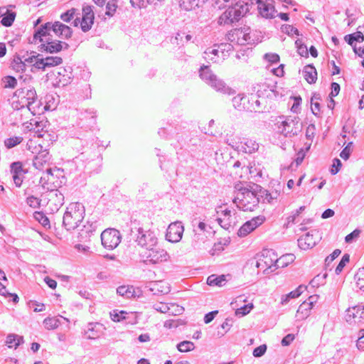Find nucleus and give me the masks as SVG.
<instances>
[{
  "mask_svg": "<svg viewBox=\"0 0 364 364\" xmlns=\"http://www.w3.org/2000/svg\"><path fill=\"white\" fill-rule=\"evenodd\" d=\"M318 300L317 295L310 296L308 300L303 301L298 308L295 317L298 321L306 319L309 315L314 304Z\"/></svg>",
  "mask_w": 364,
  "mask_h": 364,
  "instance_id": "obj_13",
  "label": "nucleus"
},
{
  "mask_svg": "<svg viewBox=\"0 0 364 364\" xmlns=\"http://www.w3.org/2000/svg\"><path fill=\"white\" fill-rule=\"evenodd\" d=\"M306 289V287H303V286H299L296 289L291 291L289 294H288L287 295L285 296V299H282V303H284L287 301V299L288 298H296L298 296H299L302 293L303 291Z\"/></svg>",
  "mask_w": 364,
  "mask_h": 364,
  "instance_id": "obj_54",
  "label": "nucleus"
},
{
  "mask_svg": "<svg viewBox=\"0 0 364 364\" xmlns=\"http://www.w3.org/2000/svg\"><path fill=\"white\" fill-rule=\"evenodd\" d=\"M62 63V59L59 57H47L45 58H41L37 62V69L45 70L47 68L58 65Z\"/></svg>",
  "mask_w": 364,
  "mask_h": 364,
  "instance_id": "obj_24",
  "label": "nucleus"
},
{
  "mask_svg": "<svg viewBox=\"0 0 364 364\" xmlns=\"http://www.w3.org/2000/svg\"><path fill=\"white\" fill-rule=\"evenodd\" d=\"M23 140V138L21 136H12L6 138L4 141V144L6 149H10L20 144Z\"/></svg>",
  "mask_w": 364,
  "mask_h": 364,
  "instance_id": "obj_37",
  "label": "nucleus"
},
{
  "mask_svg": "<svg viewBox=\"0 0 364 364\" xmlns=\"http://www.w3.org/2000/svg\"><path fill=\"white\" fill-rule=\"evenodd\" d=\"M35 218L38 220L43 226L49 224V220L41 212H36L34 214Z\"/></svg>",
  "mask_w": 364,
  "mask_h": 364,
  "instance_id": "obj_63",
  "label": "nucleus"
},
{
  "mask_svg": "<svg viewBox=\"0 0 364 364\" xmlns=\"http://www.w3.org/2000/svg\"><path fill=\"white\" fill-rule=\"evenodd\" d=\"M128 313L125 311L113 310L109 313L111 319L114 322H120L127 318Z\"/></svg>",
  "mask_w": 364,
  "mask_h": 364,
  "instance_id": "obj_41",
  "label": "nucleus"
},
{
  "mask_svg": "<svg viewBox=\"0 0 364 364\" xmlns=\"http://www.w3.org/2000/svg\"><path fill=\"white\" fill-rule=\"evenodd\" d=\"M41 122L36 121V119H31L30 122L23 123L26 129L29 131H33L34 133L39 132L38 127H41Z\"/></svg>",
  "mask_w": 364,
  "mask_h": 364,
  "instance_id": "obj_51",
  "label": "nucleus"
},
{
  "mask_svg": "<svg viewBox=\"0 0 364 364\" xmlns=\"http://www.w3.org/2000/svg\"><path fill=\"white\" fill-rule=\"evenodd\" d=\"M357 287L364 291V267L360 268L354 276Z\"/></svg>",
  "mask_w": 364,
  "mask_h": 364,
  "instance_id": "obj_44",
  "label": "nucleus"
},
{
  "mask_svg": "<svg viewBox=\"0 0 364 364\" xmlns=\"http://www.w3.org/2000/svg\"><path fill=\"white\" fill-rule=\"evenodd\" d=\"M303 209L302 207L299 210H296L292 215L287 218V226L291 227L292 225L300 223L301 216L300 215V210Z\"/></svg>",
  "mask_w": 364,
  "mask_h": 364,
  "instance_id": "obj_42",
  "label": "nucleus"
},
{
  "mask_svg": "<svg viewBox=\"0 0 364 364\" xmlns=\"http://www.w3.org/2000/svg\"><path fill=\"white\" fill-rule=\"evenodd\" d=\"M279 129L286 136H292L301 132L302 123L299 118L289 117L281 123Z\"/></svg>",
  "mask_w": 364,
  "mask_h": 364,
  "instance_id": "obj_8",
  "label": "nucleus"
},
{
  "mask_svg": "<svg viewBox=\"0 0 364 364\" xmlns=\"http://www.w3.org/2000/svg\"><path fill=\"white\" fill-rule=\"evenodd\" d=\"M23 342V337L21 336L10 333L6 336V344L9 348L16 349Z\"/></svg>",
  "mask_w": 364,
  "mask_h": 364,
  "instance_id": "obj_28",
  "label": "nucleus"
},
{
  "mask_svg": "<svg viewBox=\"0 0 364 364\" xmlns=\"http://www.w3.org/2000/svg\"><path fill=\"white\" fill-rule=\"evenodd\" d=\"M138 248L148 247L151 248L156 245V241L151 237V235L143 234L137 237Z\"/></svg>",
  "mask_w": 364,
  "mask_h": 364,
  "instance_id": "obj_27",
  "label": "nucleus"
},
{
  "mask_svg": "<svg viewBox=\"0 0 364 364\" xmlns=\"http://www.w3.org/2000/svg\"><path fill=\"white\" fill-rule=\"evenodd\" d=\"M239 0H215V4L219 9H225L227 6H232L235 2Z\"/></svg>",
  "mask_w": 364,
  "mask_h": 364,
  "instance_id": "obj_59",
  "label": "nucleus"
},
{
  "mask_svg": "<svg viewBox=\"0 0 364 364\" xmlns=\"http://www.w3.org/2000/svg\"><path fill=\"white\" fill-rule=\"evenodd\" d=\"M345 39L350 45H353L354 41L362 42L364 40V36L361 32H356L353 34L346 36Z\"/></svg>",
  "mask_w": 364,
  "mask_h": 364,
  "instance_id": "obj_50",
  "label": "nucleus"
},
{
  "mask_svg": "<svg viewBox=\"0 0 364 364\" xmlns=\"http://www.w3.org/2000/svg\"><path fill=\"white\" fill-rule=\"evenodd\" d=\"M0 16H3L1 23L3 26L9 27L12 25L15 20L16 13L10 11L6 7L0 8Z\"/></svg>",
  "mask_w": 364,
  "mask_h": 364,
  "instance_id": "obj_26",
  "label": "nucleus"
},
{
  "mask_svg": "<svg viewBox=\"0 0 364 364\" xmlns=\"http://www.w3.org/2000/svg\"><path fill=\"white\" fill-rule=\"evenodd\" d=\"M50 159L48 150H45L38 155H36L33 160V165L36 169L43 170L44 166L50 161Z\"/></svg>",
  "mask_w": 364,
  "mask_h": 364,
  "instance_id": "obj_25",
  "label": "nucleus"
},
{
  "mask_svg": "<svg viewBox=\"0 0 364 364\" xmlns=\"http://www.w3.org/2000/svg\"><path fill=\"white\" fill-rule=\"evenodd\" d=\"M92 234L82 225V228L73 229L72 242L73 251L76 254H87L90 252L92 245Z\"/></svg>",
  "mask_w": 364,
  "mask_h": 364,
  "instance_id": "obj_1",
  "label": "nucleus"
},
{
  "mask_svg": "<svg viewBox=\"0 0 364 364\" xmlns=\"http://www.w3.org/2000/svg\"><path fill=\"white\" fill-rule=\"evenodd\" d=\"M46 105L44 109L48 111H52L56 109L58 103V97H55L52 95H46L45 98Z\"/></svg>",
  "mask_w": 364,
  "mask_h": 364,
  "instance_id": "obj_36",
  "label": "nucleus"
},
{
  "mask_svg": "<svg viewBox=\"0 0 364 364\" xmlns=\"http://www.w3.org/2000/svg\"><path fill=\"white\" fill-rule=\"evenodd\" d=\"M294 259L295 256L293 254H286L281 256L279 258L277 257L276 269L284 268L291 264Z\"/></svg>",
  "mask_w": 364,
  "mask_h": 364,
  "instance_id": "obj_31",
  "label": "nucleus"
},
{
  "mask_svg": "<svg viewBox=\"0 0 364 364\" xmlns=\"http://www.w3.org/2000/svg\"><path fill=\"white\" fill-rule=\"evenodd\" d=\"M94 19V11L91 6H87L82 9V16L81 19H75L73 24L76 27L80 26L83 31L86 32L92 28Z\"/></svg>",
  "mask_w": 364,
  "mask_h": 364,
  "instance_id": "obj_10",
  "label": "nucleus"
},
{
  "mask_svg": "<svg viewBox=\"0 0 364 364\" xmlns=\"http://www.w3.org/2000/svg\"><path fill=\"white\" fill-rule=\"evenodd\" d=\"M11 173L15 185L17 187H20L22 184L25 174L22 163L20 161L12 163L11 164Z\"/></svg>",
  "mask_w": 364,
  "mask_h": 364,
  "instance_id": "obj_22",
  "label": "nucleus"
},
{
  "mask_svg": "<svg viewBox=\"0 0 364 364\" xmlns=\"http://www.w3.org/2000/svg\"><path fill=\"white\" fill-rule=\"evenodd\" d=\"M33 53H31L29 55L27 56H23V60L25 62V64H30L33 65L36 68H37V62H38L41 58H39L40 55H36Z\"/></svg>",
  "mask_w": 364,
  "mask_h": 364,
  "instance_id": "obj_52",
  "label": "nucleus"
},
{
  "mask_svg": "<svg viewBox=\"0 0 364 364\" xmlns=\"http://www.w3.org/2000/svg\"><path fill=\"white\" fill-rule=\"evenodd\" d=\"M35 43L38 41L41 43L39 48L41 51H46L50 53H56L62 49V42L59 40L53 39L50 36H36V33L33 36Z\"/></svg>",
  "mask_w": 364,
  "mask_h": 364,
  "instance_id": "obj_6",
  "label": "nucleus"
},
{
  "mask_svg": "<svg viewBox=\"0 0 364 364\" xmlns=\"http://www.w3.org/2000/svg\"><path fill=\"white\" fill-rule=\"evenodd\" d=\"M39 35L59 38H67L68 36V26L60 21L54 23L48 22L36 31V36H40Z\"/></svg>",
  "mask_w": 364,
  "mask_h": 364,
  "instance_id": "obj_5",
  "label": "nucleus"
},
{
  "mask_svg": "<svg viewBox=\"0 0 364 364\" xmlns=\"http://www.w3.org/2000/svg\"><path fill=\"white\" fill-rule=\"evenodd\" d=\"M341 166H342V164H341V161L338 159H335L333 160V164L331 166V173L333 175L336 174L339 171Z\"/></svg>",
  "mask_w": 364,
  "mask_h": 364,
  "instance_id": "obj_64",
  "label": "nucleus"
},
{
  "mask_svg": "<svg viewBox=\"0 0 364 364\" xmlns=\"http://www.w3.org/2000/svg\"><path fill=\"white\" fill-rule=\"evenodd\" d=\"M121 236L115 229H107L101 234L102 245L107 250L116 248L120 242Z\"/></svg>",
  "mask_w": 364,
  "mask_h": 364,
  "instance_id": "obj_9",
  "label": "nucleus"
},
{
  "mask_svg": "<svg viewBox=\"0 0 364 364\" xmlns=\"http://www.w3.org/2000/svg\"><path fill=\"white\" fill-rule=\"evenodd\" d=\"M118 9V0H110L106 4L105 14L108 16H113Z\"/></svg>",
  "mask_w": 364,
  "mask_h": 364,
  "instance_id": "obj_43",
  "label": "nucleus"
},
{
  "mask_svg": "<svg viewBox=\"0 0 364 364\" xmlns=\"http://www.w3.org/2000/svg\"><path fill=\"white\" fill-rule=\"evenodd\" d=\"M200 77L210 84L212 81L215 80L217 77L215 75H214L208 65H203L200 69Z\"/></svg>",
  "mask_w": 364,
  "mask_h": 364,
  "instance_id": "obj_32",
  "label": "nucleus"
},
{
  "mask_svg": "<svg viewBox=\"0 0 364 364\" xmlns=\"http://www.w3.org/2000/svg\"><path fill=\"white\" fill-rule=\"evenodd\" d=\"M279 195V193L277 191H272V192L265 191L264 195L263 196L264 200L270 203L274 200L277 199L278 198Z\"/></svg>",
  "mask_w": 364,
  "mask_h": 364,
  "instance_id": "obj_60",
  "label": "nucleus"
},
{
  "mask_svg": "<svg viewBox=\"0 0 364 364\" xmlns=\"http://www.w3.org/2000/svg\"><path fill=\"white\" fill-rule=\"evenodd\" d=\"M225 282V277L224 275L216 276L210 275L207 279V283L210 286H218L221 287Z\"/></svg>",
  "mask_w": 364,
  "mask_h": 364,
  "instance_id": "obj_39",
  "label": "nucleus"
},
{
  "mask_svg": "<svg viewBox=\"0 0 364 364\" xmlns=\"http://www.w3.org/2000/svg\"><path fill=\"white\" fill-rule=\"evenodd\" d=\"M200 0H181L180 6L186 11H191L199 6Z\"/></svg>",
  "mask_w": 364,
  "mask_h": 364,
  "instance_id": "obj_40",
  "label": "nucleus"
},
{
  "mask_svg": "<svg viewBox=\"0 0 364 364\" xmlns=\"http://www.w3.org/2000/svg\"><path fill=\"white\" fill-rule=\"evenodd\" d=\"M136 254L139 262L146 264H158L166 259V252L156 245L151 248H137Z\"/></svg>",
  "mask_w": 364,
  "mask_h": 364,
  "instance_id": "obj_3",
  "label": "nucleus"
},
{
  "mask_svg": "<svg viewBox=\"0 0 364 364\" xmlns=\"http://www.w3.org/2000/svg\"><path fill=\"white\" fill-rule=\"evenodd\" d=\"M352 142H349L347 146L342 150V151L341 152L340 154V156L344 159V160H347L348 159L350 155V153H351V146H352Z\"/></svg>",
  "mask_w": 364,
  "mask_h": 364,
  "instance_id": "obj_62",
  "label": "nucleus"
},
{
  "mask_svg": "<svg viewBox=\"0 0 364 364\" xmlns=\"http://www.w3.org/2000/svg\"><path fill=\"white\" fill-rule=\"evenodd\" d=\"M117 292L126 298H132L136 296L135 289L132 286L122 285L117 288Z\"/></svg>",
  "mask_w": 364,
  "mask_h": 364,
  "instance_id": "obj_35",
  "label": "nucleus"
},
{
  "mask_svg": "<svg viewBox=\"0 0 364 364\" xmlns=\"http://www.w3.org/2000/svg\"><path fill=\"white\" fill-rule=\"evenodd\" d=\"M25 195L27 196L26 203L32 208H38L41 206V199L30 195L28 190L25 191Z\"/></svg>",
  "mask_w": 364,
  "mask_h": 364,
  "instance_id": "obj_38",
  "label": "nucleus"
},
{
  "mask_svg": "<svg viewBox=\"0 0 364 364\" xmlns=\"http://www.w3.org/2000/svg\"><path fill=\"white\" fill-rule=\"evenodd\" d=\"M226 8L227 9L219 18V23L220 24H230L237 21L248 11L247 4L241 0L235 2L232 6H229Z\"/></svg>",
  "mask_w": 364,
  "mask_h": 364,
  "instance_id": "obj_2",
  "label": "nucleus"
},
{
  "mask_svg": "<svg viewBox=\"0 0 364 364\" xmlns=\"http://www.w3.org/2000/svg\"><path fill=\"white\" fill-rule=\"evenodd\" d=\"M245 146L243 147V149L247 153H252L255 152L258 149V144L252 140H247L245 142Z\"/></svg>",
  "mask_w": 364,
  "mask_h": 364,
  "instance_id": "obj_57",
  "label": "nucleus"
},
{
  "mask_svg": "<svg viewBox=\"0 0 364 364\" xmlns=\"http://www.w3.org/2000/svg\"><path fill=\"white\" fill-rule=\"evenodd\" d=\"M183 226L181 223L175 222L169 225L166 231V239L171 242H178L182 238Z\"/></svg>",
  "mask_w": 364,
  "mask_h": 364,
  "instance_id": "obj_15",
  "label": "nucleus"
},
{
  "mask_svg": "<svg viewBox=\"0 0 364 364\" xmlns=\"http://www.w3.org/2000/svg\"><path fill=\"white\" fill-rule=\"evenodd\" d=\"M53 179L52 178H47L45 174L43 173V176L40 178L39 183L41 184L43 189L50 191L54 188L55 186H53Z\"/></svg>",
  "mask_w": 364,
  "mask_h": 364,
  "instance_id": "obj_47",
  "label": "nucleus"
},
{
  "mask_svg": "<svg viewBox=\"0 0 364 364\" xmlns=\"http://www.w3.org/2000/svg\"><path fill=\"white\" fill-rule=\"evenodd\" d=\"M264 218L262 217H257L252 218L251 220L246 222L238 230L237 235L239 237H245L254 230H255L259 225L262 224Z\"/></svg>",
  "mask_w": 364,
  "mask_h": 364,
  "instance_id": "obj_20",
  "label": "nucleus"
},
{
  "mask_svg": "<svg viewBox=\"0 0 364 364\" xmlns=\"http://www.w3.org/2000/svg\"><path fill=\"white\" fill-rule=\"evenodd\" d=\"M178 350L181 352H188L194 349V344L191 341H182L178 346Z\"/></svg>",
  "mask_w": 364,
  "mask_h": 364,
  "instance_id": "obj_55",
  "label": "nucleus"
},
{
  "mask_svg": "<svg viewBox=\"0 0 364 364\" xmlns=\"http://www.w3.org/2000/svg\"><path fill=\"white\" fill-rule=\"evenodd\" d=\"M303 73L305 80L309 84L314 83L317 80V72L314 66L311 65L305 66Z\"/></svg>",
  "mask_w": 364,
  "mask_h": 364,
  "instance_id": "obj_30",
  "label": "nucleus"
},
{
  "mask_svg": "<svg viewBox=\"0 0 364 364\" xmlns=\"http://www.w3.org/2000/svg\"><path fill=\"white\" fill-rule=\"evenodd\" d=\"M234 202L244 211H253L259 204V198L255 191L247 188H242Z\"/></svg>",
  "mask_w": 364,
  "mask_h": 364,
  "instance_id": "obj_4",
  "label": "nucleus"
},
{
  "mask_svg": "<svg viewBox=\"0 0 364 364\" xmlns=\"http://www.w3.org/2000/svg\"><path fill=\"white\" fill-rule=\"evenodd\" d=\"M3 87L4 88H14L17 85V80L11 75L5 76L2 78Z\"/></svg>",
  "mask_w": 364,
  "mask_h": 364,
  "instance_id": "obj_46",
  "label": "nucleus"
},
{
  "mask_svg": "<svg viewBox=\"0 0 364 364\" xmlns=\"http://www.w3.org/2000/svg\"><path fill=\"white\" fill-rule=\"evenodd\" d=\"M60 323V319L57 318H47L43 321V324L48 329H55L59 326Z\"/></svg>",
  "mask_w": 364,
  "mask_h": 364,
  "instance_id": "obj_48",
  "label": "nucleus"
},
{
  "mask_svg": "<svg viewBox=\"0 0 364 364\" xmlns=\"http://www.w3.org/2000/svg\"><path fill=\"white\" fill-rule=\"evenodd\" d=\"M70 216L73 224V229H79L78 223H82L85 214L84 206L80 203H73L70 207Z\"/></svg>",
  "mask_w": 364,
  "mask_h": 364,
  "instance_id": "obj_17",
  "label": "nucleus"
},
{
  "mask_svg": "<svg viewBox=\"0 0 364 364\" xmlns=\"http://www.w3.org/2000/svg\"><path fill=\"white\" fill-rule=\"evenodd\" d=\"M326 278V275H323V276H321V275H317L316 277H315L311 282H310V284L313 287H316L318 288L320 285H322L323 282H324V279Z\"/></svg>",
  "mask_w": 364,
  "mask_h": 364,
  "instance_id": "obj_61",
  "label": "nucleus"
},
{
  "mask_svg": "<svg viewBox=\"0 0 364 364\" xmlns=\"http://www.w3.org/2000/svg\"><path fill=\"white\" fill-rule=\"evenodd\" d=\"M350 262V255H348V254H345L340 262L338 263V264L337 265L336 269H335V272L336 274H339L342 272V271L343 270L344 267L349 263Z\"/></svg>",
  "mask_w": 364,
  "mask_h": 364,
  "instance_id": "obj_49",
  "label": "nucleus"
},
{
  "mask_svg": "<svg viewBox=\"0 0 364 364\" xmlns=\"http://www.w3.org/2000/svg\"><path fill=\"white\" fill-rule=\"evenodd\" d=\"M209 85L219 92L225 93L226 91L229 90V88L226 87L225 84L221 80H218L217 77Z\"/></svg>",
  "mask_w": 364,
  "mask_h": 364,
  "instance_id": "obj_45",
  "label": "nucleus"
},
{
  "mask_svg": "<svg viewBox=\"0 0 364 364\" xmlns=\"http://www.w3.org/2000/svg\"><path fill=\"white\" fill-rule=\"evenodd\" d=\"M61 190L54 189L48 191V203H50L55 206L56 210H58L64 203V194L63 193V188L60 187Z\"/></svg>",
  "mask_w": 364,
  "mask_h": 364,
  "instance_id": "obj_21",
  "label": "nucleus"
},
{
  "mask_svg": "<svg viewBox=\"0 0 364 364\" xmlns=\"http://www.w3.org/2000/svg\"><path fill=\"white\" fill-rule=\"evenodd\" d=\"M232 105L235 109L252 112H255L256 109L259 107V102L255 100L254 103L250 105L249 99L238 95L232 99Z\"/></svg>",
  "mask_w": 364,
  "mask_h": 364,
  "instance_id": "obj_14",
  "label": "nucleus"
},
{
  "mask_svg": "<svg viewBox=\"0 0 364 364\" xmlns=\"http://www.w3.org/2000/svg\"><path fill=\"white\" fill-rule=\"evenodd\" d=\"M232 36L234 38V40L237 41V43L240 45H244L250 39V36L248 33H245L241 29L235 30Z\"/></svg>",
  "mask_w": 364,
  "mask_h": 364,
  "instance_id": "obj_34",
  "label": "nucleus"
},
{
  "mask_svg": "<svg viewBox=\"0 0 364 364\" xmlns=\"http://www.w3.org/2000/svg\"><path fill=\"white\" fill-rule=\"evenodd\" d=\"M217 220L222 228L229 229L232 225H235L236 219L235 211L220 208L217 211Z\"/></svg>",
  "mask_w": 364,
  "mask_h": 364,
  "instance_id": "obj_11",
  "label": "nucleus"
},
{
  "mask_svg": "<svg viewBox=\"0 0 364 364\" xmlns=\"http://www.w3.org/2000/svg\"><path fill=\"white\" fill-rule=\"evenodd\" d=\"M214 48H208L205 53L208 55L211 54L218 58L225 59L228 57L232 51V46L228 43L216 44Z\"/></svg>",
  "mask_w": 364,
  "mask_h": 364,
  "instance_id": "obj_16",
  "label": "nucleus"
},
{
  "mask_svg": "<svg viewBox=\"0 0 364 364\" xmlns=\"http://www.w3.org/2000/svg\"><path fill=\"white\" fill-rule=\"evenodd\" d=\"M11 106L16 112V115L20 114L21 117L24 116L27 118L30 113L33 115L36 114V109L35 107L33 106V102L26 103L23 98H21V100H13Z\"/></svg>",
  "mask_w": 364,
  "mask_h": 364,
  "instance_id": "obj_12",
  "label": "nucleus"
},
{
  "mask_svg": "<svg viewBox=\"0 0 364 364\" xmlns=\"http://www.w3.org/2000/svg\"><path fill=\"white\" fill-rule=\"evenodd\" d=\"M149 289L154 294H166L170 291V286L165 280L150 282Z\"/></svg>",
  "mask_w": 364,
  "mask_h": 364,
  "instance_id": "obj_23",
  "label": "nucleus"
},
{
  "mask_svg": "<svg viewBox=\"0 0 364 364\" xmlns=\"http://www.w3.org/2000/svg\"><path fill=\"white\" fill-rule=\"evenodd\" d=\"M12 68L16 72H23L26 70V65L23 59L17 58L11 63Z\"/></svg>",
  "mask_w": 364,
  "mask_h": 364,
  "instance_id": "obj_53",
  "label": "nucleus"
},
{
  "mask_svg": "<svg viewBox=\"0 0 364 364\" xmlns=\"http://www.w3.org/2000/svg\"><path fill=\"white\" fill-rule=\"evenodd\" d=\"M277 254L273 250H264L256 262V267L265 273L272 267L276 268Z\"/></svg>",
  "mask_w": 364,
  "mask_h": 364,
  "instance_id": "obj_7",
  "label": "nucleus"
},
{
  "mask_svg": "<svg viewBox=\"0 0 364 364\" xmlns=\"http://www.w3.org/2000/svg\"><path fill=\"white\" fill-rule=\"evenodd\" d=\"M252 309L253 304L252 303L246 304L240 308L237 309L235 310V315L244 316L249 314Z\"/></svg>",
  "mask_w": 364,
  "mask_h": 364,
  "instance_id": "obj_56",
  "label": "nucleus"
},
{
  "mask_svg": "<svg viewBox=\"0 0 364 364\" xmlns=\"http://www.w3.org/2000/svg\"><path fill=\"white\" fill-rule=\"evenodd\" d=\"M299 246L303 249H309L313 247L316 245V240L313 235L306 233L301 236L299 240Z\"/></svg>",
  "mask_w": 364,
  "mask_h": 364,
  "instance_id": "obj_29",
  "label": "nucleus"
},
{
  "mask_svg": "<svg viewBox=\"0 0 364 364\" xmlns=\"http://www.w3.org/2000/svg\"><path fill=\"white\" fill-rule=\"evenodd\" d=\"M256 4L259 14L264 18H272L276 16V11L271 0H257Z\"/></svg>",
  "mask_w": 364,
  "mask_h": 364,
  "instance_id": "obj_18",
  "label": "nucleus"
},
{
  "mask_svg": "<svg viewBox=\"0 0 364 364\" xmlns=\"http://www.w3.org/2000/svg\"><path fill=\"white\" fill-rule=\"evenodd\" d=\"M26 103L33 102V106L36 103V92L33 89L27 90L26 95L22 97Z\"/></svg>",
  "mask_w": 364,
  "mask_h": 364,
  "instance_id": "obj_58",
  "label": "nucleus"
},
{
  "mask_svg": "<svg viewBox=\"0 0 364 364\" xmlns=\"http://www.w3.org/2000/svg\"><path fill=\"white\" fill-rule=\"evenodd\" d=\"M26 148L32 154L36 155L41 153V151L47 150L46 149H44L40 143L33 139H31L27 141Z\"/></svg>",
  "mask_w": 364,
  "mask_h": 364,
  "instance_id": "obj_33",
  "label": "nucleus"
},
{
  "mask_svg": "<svg viewBox=\"0 0 364 364\" xmlns=\"http://www.w3.org/2000/svg\"><path fill=\"white\" fill-rule=\"evenodd\" d=\"M364 317V306L356 305L349 307L345 314V318L348 323H356Z\"/></svg>",
  "mask_w": 364,
  "mask_h": 364,
  "instance_id": "obj_19",
  "label": "nucleus"
}]
</instances>
